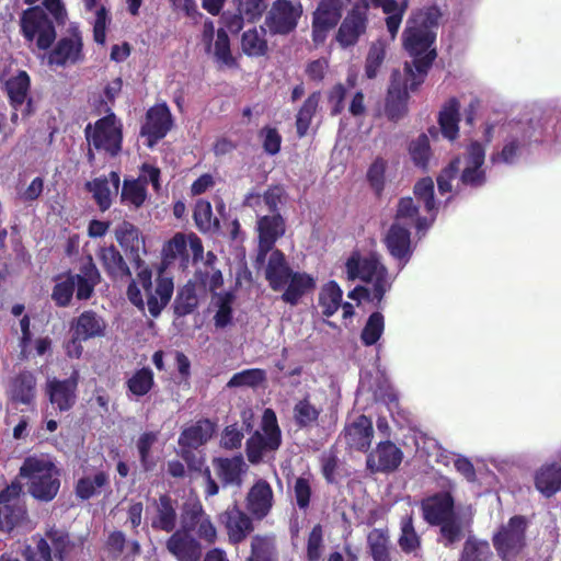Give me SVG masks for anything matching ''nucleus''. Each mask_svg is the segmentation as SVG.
I'll list each match as a JSON object with an SVG mask.
<instances>
[{
    "label": "nucleus",
    "instance_id": "33",
    "mask_svg": "<svg viewBox=\"0 0 561 561\" xmlns=\"http://www.w3.org/2000/svg\"><path fill=\"white\" fill-rule=\"evenodd\" d=\"M213 466L224 486H241L242 474L247 470V465L241 455L231 458L216 457L213 459Z\"/></svg>",
    "mask_w": 561,
    "mask_h": 561
},
{
    "label": "nucleus",
    "instance_id": "64",
    "mask_svg": "<svg viewBox=\"0 0 561 561\" xmlns=\"http://www.w3.org/2000/svg\"><path fill=\"white\" fill-rule=\"evenodd\" d=\"M234 295L230 291L218 295L217 312L214 317L217 328H226L232 321V304Z\"/></svg>",
    "mask_w": 561,
    "mask_h": 561
},
{
    "label": "nucleus",
    "instance_id": "23",
    "mask_svg": "<svg viewBox=\"0 0 561 561\" xmlns=\"http://www.w3.org/2000/svg\"><path fill=\"white\" fill-rule=\"evenodd\" d=\"M30 88L31 79L25 70H20L5 82L10 105L15 111L21 110L24 117H28L34 113L33 101L28 98Z\"/></svg>",
    "mask_w": 561,
    "mask_h": 561
},
{
    "label": "nucleus",
    "instance_id": "32",
    "mask_svg": "<svg viewBox=\"0 0 561 561\" xmlns=\"http://www.w3.org/2000/svg\"><path fill=\"white\" fill-rule=\"evenodd\" d=\"M412 57V65L409 62L404 64L405 78L403 82L408 84L411 92H415L425 81L428 70L437 57V51L436 48H433L427 53Z\"/></svg>",
    "mask_w": 561,
    "mask_h": 561
},
{
    "label": "nucleus",
    "instance_id": "10",
    "mask_svg": "<svg viewBox=\"0 0 561 561\" xmlns=\"http://www.w3.org/2000/svg\"><path fill=\"white\" fill-rule=\"evenodd\" d=\"M264 432H255L251 435L245 444V453L248 460L252 465H257L263 460L265 451H274L278 449L282 443L280 430L276 422V416L273 410L267 409L264 412Z\"/></svg>",
    "mask_w": 561,
    "mask_h": 561
},
{
    "label": "nucleus",
    "instance_id": "60",
    "mask_svg": "<svg viewBox=\"0 0 561 561\" xmlns=\"http://www.w3.org/2000/svg\"><path fill=\"white\" fill-rule=\"evenodd\" d=\"M409 152L413 163L426 170L432 154L428 137L425 134H421L415 140L411 141Z\"/></svg>",
    "mask_w": 561,
    "mask_h": 561
},
{
    "label": "nucleus",
    "instance_id": "63",
    "mask_svg": "<svg viewBox=\"0 0 561 561\" xmlns=\"http://www.w3.org/2000/svg\"><path fill=\"white\" fill-rule=\"evenodd\" d=\"M413 193L417 201L424 204L426 211H436L434 182L431 178L420 179L414 185Z\"/></svg>",
    "mask_w": 561,
    "mask_h": 561
},
{
    "label": "nucleus",
    "instance_id": "36",
    "mask_svg": "<svg viewBox=\"0 0 561 561\" xmlns=\"http://www.w3.org/2000/svg\"><path fill=\"white\" fill-rule=\"evenodd\" d=\"M214 433L215 423L208 419H201L181 432L178 444L179 446L199 448L213 437Z\"/></svg>",
    "mask_w": 561,
    "mask_h": 561
},
{
    "label": "nucleus",
    "instance_id": "14",
    "mask_svg": "<svg viewBox=\"0 0 561 561\" xmlns=\"http://www.w3.org/2000/svg\"><path fill=\"white\" fill-rule=\"evenodd\" d=\"M22 484L14 480L0 491V530L11 533L20 526L27 516L25 506L21 503Z\"/></svg>",
    "mask_w": 561,
    "mask_h": 561
},
{
    "label": "nucleus",
    "instance_id": "8",
    "mask_svg": "<svg viewBox=\"0 0 561 561\" xmlns=\"http://www.w3.org/2000/svg\"><path fill=\"white\" fill-rule=\"evenodd\" d=\"M84 136L90 146L98 151H104L116 157L122 151L123 125L113 112L99 118L94 125L89 123Z\"/></svg>",
    "mask_w": 561,
    "mask_h": 561
},
{
    "label": "nucleus",
    "instance_id": "34",
    "mask_svg": "<svg viewBox=\"0 0 561 561\" xmlns=\"http://www.w3.org/2000/svg\"><path fill=\"white\" fill-rule=\"evenodd\" d=\"M98 256L104 272L112 280H123L131 277L129 266L114 244L101 248Z\"/></svg>",
    "mask_w": 561,
    "mask_h": 561
},
{
    "label": "nucleus",
    "instance_id": "24",
    "mask_svg": "<svg viewBox=\"0 0 561 561\" xmlns=\"http://www.w3.org/2000/svg\"><path fill=\"white\" fill-rule=\"evenodd\" d=\"M409 92L411 91L408 84L401 82L400 70H393L385 104V113L389 121L398 122L408 112Z\"/></svg>",
    "mask_w": 561,
    "mask_h": 561
},
{
    "label": "nucleus",
    "instance_id": "48",
    "mask_svg": "<svg viewBox=\"0 0 561 561\" xmlns=\"http://www.w3.org/2000/svg\"><path fill=\"white\" fill-rule=\"evenodd\" d=\"M321 409L311 403L309 394L297 401L293 409L295 424L306 428L317 423Z\"/></svg>",
    "mask_w": 561,
    "mask_h": 561
},
{
    "label": "nucleus",
    "instance_id": "54",
    "mask_svg": "<svg viewBox=\"0 0 561 561\" xmlns=\"http://www.w3.org/2000/svg\"><path fill=\"white\" fill-rule=\"evenodd\" d=\"M437 526H439L442 542L446 548L453 547L465 537L462 520L456 513Z\"/></svg>",
    "mask_w": 561,
    "mask_h": 561
},
{
    "label": "nucleus",
    "instance_id": "4",
    "mask_svg": "<svg viewBox=\"0 0 561 561\" xmlns=\"http://www.w3.org/2000/svg\"><path fill=\"white\" fill-rule=\"evenodd\" d=\"M35 547L25 546L22 550L24 561H67L76 543L70 539L68 531L56 526L45 530L44 536L32 537ZM0 561H20L11 554H2Z\"/></svg>",
    "mask_w": 561,
    "mask_h": 561
},
{
    "label": "nucleus",
    "instance_id": "56",
    "mask_svg": "<svg viewBox=\"0 0 561 561\" xmlns=\"http://www.w3.org/2000/svg\"><path fill=\"white\" fill-rule=\"evenodd\" d=\"M147 198V190L145 183L139 180H125L121 192L122 203H128L135 208L144 205Z\"/></svg>",
    "mask_w": 561,
    "mask_h": 561
},
{
    "label": "nucleus",
    "instance_id": "45",
    "mask_svg": "<svg viewBox=\"0 0 561 561\" xmlns=\"http://www.w3.org/2000/svg\"><path fill=\"white\" fill-rule=\"evenodd\" d=\"M198 307V297L194 283L187 282L176 291L172 308L176 318L188 316Z\"/></svg>",
    "mask_w": 561,
    "mask_h": 561
},
{
    "label": "nucleus",
    "instance_id": "20",
    "mask_svg": "<svg viewBox=\"0 0 561 561\" xmlns=\"http://www.w3.org/2000/svg\"><path fill=\"white\" fill-rule=\"evenodd\" d=\"M36 393L37 379L32 371L24 369L10 378L7 397L13 405H34Z\"/></svg>",
    "mask_w": 561,
    "mask_h": 561
},
{
    "label": "nucleus",
    "instance_id": "46",
    "mask_svg": "<svg viewBox=\"0 0 561 561\" xmlns=\"http://www.w3.org/2000/svg\"><path fill=\"white\" fill-rule=\"evenodd\" d=\"M207 513L198 499H187L181 506L180 531L192 535L194 527L205 517Z\"/></svg>",
    "mask_w": 561,
    "mask_h": 561
},
{
    "label": "nucleus",
    "instance_id": "21",
    "mask_svg": "<svg viewBox=\"0 0 561 561\" xmlns=\"http://www.w3.org/2000/svg\"><path fill=\"white\" fill-rule=\"evenodd\" d=\"M403 460V451L391 440L377 444L366 459L367 469L371 472H393Z\"/></svg>",
    "mask_w": 561,
    "mask_h": 561
},
{
    "label": "nucleus",
    "instance_id": "57",
    "mask_svg": "<svg viewBox=\"0 0 561 561\" xmlns=\"http://www.w3.org/2000/svg\"><path fill=\"white\" fill-rule=\"evenodd\" d=\"M85 188L93 194V198L101 211H105L111 207V188L106 176L95 178L87 182Z\"/></svg>",
    "mask_w": 561,
    "mask_h": 561
},
{
    "label": "nucleus",
    "instance_id": "47",
    "mask_svg": "<svg viewBox=\"0 0 561 561\" xmlns=\"http://www.w3.org/2000/svg\"><path fill=\"white\" fill-rule=\"evenodd\" d=\"M265 34L260 28L252 27L245 31L241 36V49L249 57L265 56L268 50V44Z\"/></svg>",
    "mask_w": 561,
    "mask_h": 561
},
{
    "label": "nucleus",
    "instance_id": "27",
    "mask_svg": "<svg viewBox=\"0 0 561 561\" xmlns=\"http://www.w3.org/2000/svg\"><path fill=\"white\" fill-rule=\"evenodd\" d=\"M383 242L390 255L399 261L402 267L410 261L413 250L409 227L393 222L388 229Z\"/></svg>",
    "mask_w": 561,
    "mask_h": 561
},
{
    "label": "nucleus",
    "instance_id": "61",
    "mask_svg": "<svg viewBox=\"0 0 561 561\" xmlns=\"http://www.w3.org/2000/svg\"><path fill=\"white\" fill-rule=\"evenodd\" d=\"M157 440L158 435L154 432H145L137 440L136 445L139 453L140 465L146 472L153 470L156 466V462L150 457V451Z\"/></svg>",
    "mask_w": 561,
    "mask_h": 561
},
{
    "label": "nucleus",
    "instance_id": "39",
    "mask_svg": "<svg viewBox=\"0 0 561 561\" xmlns=\"http://www.w3.org/2000/svg\"><path fill=\"white\" fill-rule=\"evenodd\" d=\"M536 489L546 497H551L561 490V465L546 463L539 468L535 476Z\"/></svg>",
    "mask_w": 561,
    "mask_h": 561
},
{
    "label": "nucleus",
    "instance_id": "52",
    "mask_svg": "<svg viewBox=\"0 0 561 561\" xmlns=\"http://www.w3.org/2000/svg\"><path fill=\"white\" fill-rule=\"evenodd\" d=\"M367 543L374 561H389V536L383 529L374 528L367 536Z\"/></svg>",
    "mask_w": 561,
    "mask_h": 561
},
{
    "label": "nucleus",
    "instance_id": "59",
    "mask_svg": "<svg viewBox=\"0 0 561 561\" xmlns=\"http://www.w3.org/2000/svg\"><path fill=\"white\" fill-rule=\"evenodd\" d=\"M386 169L387 161L383 158L378 157L369 165L366 173L367 182L377 197H380L385 190Z\"/></svg>",
    "mask_w": 561,
    "mask_h": 561
},
{
    "label": "nucleus",
    "instance_id": "2",
    "mask_svg": "<svg viewBox=\"0 0 561 561\" xmlns=\"http://www.w3.org/2000/svg\"><path fill=\"white\" fill-rule=\"evenodd\" d=\"M485 161L484 146L473 140L462 156H457L440 171L437 176V186L440 194L453 190L451 181L459 176L462 186L479 188L486 183V172L483 168Z\"/></svg>",
    "mask_w": 561,
    "mask_h": 561
},
{
    "label": "nucleus",
    "instance_id": "55",
    "mask_svg": "<svg viewBox=\"0 0 561 561\" xmlns=\"http://www.w3.org/2000/svg\"><path fill=\"white\" fill-rule=\"evenodd\" d=\"M385 330V319L379 311L373 312L364 325L360 340L365 346L375 345L381 337Z\"/></svg>",
    "mask_w": 561,
    "mask_h": 561
},
{
    "label": "nucleus",
    "instance_id": "5",
    "mask_svg": "<svg viewBox=\"0 0 561 561\" xmlns=\"http://www.w3.org/2000/svg\"><path fill=\"white\" fill-rule=\"evenodd\" d=\"M20 477L27 479L28 493L36 500L49 502L60 488L59 470L47 459L27 457L20 468Z\"/></svg>",
    "mask_w": 561,
    "mask_h": 561
},
{
    "label": "nucleus",
    "instance_id": "44",
    "mask_svg": "<svg viewBox=\"0 0 561 561\" xmlns=\"http://www.w3.org/2000/svg\"><path fill=\"white\" fill-rule=\"evenodd\" d=\"M492 559L493 552L490 543L484 539L469 535L463 542L458 561H492Z\"/></svg>",
    "mask_w": 561,
    "mask_h": 561
},
{
    "label": "nucleus",
    "instance_id": "11",
    "mask_svg": "<svg viewBox=\"0 0 561 561\" xmlns=\"http://www.w3.org/2000/svg\"><path fill=\"white\" fill-rule=\"evenodd\" d=\"M369 3L367 0H357L342 20L335 41L341 48L355 46L359 38L366 34L368 26Z\"/></svg>",
    "mask_w": 561,
    "mask_h": 561
},
{
    "label": "nucleus",
    "instance_id": "30",
    "mask_svg": "<svg viewBox=\"0 0 561 561\" xmlns=\"http://www.w3.org/2000/svg\"><path fill=\"white\" fill-rule=\"evenodd\" d=\"M374 427L371 420L365 414L359 415L344 428V438L350 448L366 453L371 445Z\"/></svg>",
    "mask_w": 561,
    "mask_h": 561
},
{
    "label": "nucleus",
    "instance_id": "43",
    "mask_svg": "<svg viewBox=\"0 0 561 561\" xmlns=\"http://www.w3.org/2000/svg\"><path fill=\"white\" fill-rule=\"evenodd\" d=\"M110 485L108 474L104 471L96 472L93 477L80 478L75 486V493L81 501H88L99 495L101 490Z\"/></svg>",
    "mask_w": 561,
    "mask_h": 561
},
{
    "label": "nucleus",
    "instance_id": "58",
    "mask_svg": "<svg viewBox=\"0 0 561 561\" xmlns=\"http://www.w3.org/2000/svg\"><path fill=\"white\" fill-rule=\"evenodd\" d=\"M266 380V373L261 368H249L236 373L227 382L228 388H255Z\"/></svg>",
    "mask_w": 561,
    "mask_h": 561
},
{
    "label": "nucleus",
    "instance_id": "37",
    "mask_svg": "<svg viewBox=\"0 0 561 561\" xmlns=\"http://www.w3.org/2000/svg\"><path fill=\"white\" fill-rule=\"evenodd\" d=\"M115 237L119 245L130 254L136 268H139L142 263L139 249L144 240L139 236L138 228L129 221H123L116 229Z\"/></svg>",
    "mask_w": 561,
    "mask_h": 561
},
{
    "label": "nucleus",
    "instance_id": "16",
    "mask_svg": "<svg viewBox=\"0 0 561 561\" xmlns=\"http://www.w3.org/2000/svg\"><path fill=\"white\" fill-rule=\"evenodd\" d=\"M79 373L73 370L69 378L48 380L46 383V394L51 405L59 412L70 411L78 399Z\"/></svg>",
    "mask_w": 561,
    "mask_h": 561
},
{
    "label": "nucleus",
    "instance_id": "51",
    "mask_svg": "<svg viewBox=\"0 0 561 561\" xmlns=\"http://www.w3.org/2000/svg\"><path fill=\"white\" fill-rule=\"evenodd\" d=\"M342 297L343 291L336 282L331 280L325 284L319 294L322 314L325 317L333 316L341 306Z\"/></svg>",
    "mask_w": 561,
    "mask_h": 561
},
{
    "label": "nucleus",
    "instance_id": "22",
    "mask_svg": "<svg viewBox=\"0 0 561 561\" xmlns=\"http://www.w3.org/2000/svg\"><path fill=\"white\" fill-rule=\"evenodd\" d=\"M420 507L424 520L436 526L455 514V499L448 491L437 492L423 499Z\"/></svg>",
    "mask_w": 561,
    "mask_h": 561
},
{
    "label": "nucleus",
    "instance_id": "35",
    "mask_svg": "<svg viewBox=\"0 0 561 561\" xmlns=\"http://www.w3.org/2000/svg\"><path fill=\"white\" fill-rule=\"evenodd\" d=\"M316 288L314 278L306 272H294L283 289L280 299L290 305L297 306L300 299Z\"/></svg>",
    "mask_w": 561,
    "mask_h": 561
},
{
    "label": "nucleus",
    "instance_id": "40",
    "mask_svg": "<svg viewBox=\"0 0 561 561\" xmlns=\"http://www.w3.org/2000/svg\"><path fill=\"white\" fill-rule=\"evenodd\" d=\"M460 103L456 98H450L438 114V124L445 138L453 141L459 136Z\"/></svg>",
    "mask_w": 561,
    "mask_h": 561
},
{
    "label": "nucleus",
    "instance_id": "18",
    "mask_svg": "<svg viewBox=\"0 0 561 561\" xmlns=\"http://www.w3.org/2000/svg\"><path fill=\"white\" fill-rule=\"evenodd\" d=\"M219 522L224 525L231 545L241 543L254 530L252 518L239 507L237 502L219 515Z\"/></svg>",
    "mask_w": 561,
    "mask_h": 561
},
{
    "label": "nucleus",
    "instance_id": "41",
    "mask_svg": "<svg viewBox=\"0 0 561 561\" xmlns=\"http://www.w3.org/2000/svg\"><path fill=\"white\" fill-rule=\"evenodd\" d=\"M321 101V92L313 91L302 102L296 113V134L299 138L308 134L313 117L316 116Z\"/></svg>",
    "mask_w": 561,
    "mask_h": 561
},
{
    "label": "nucleus",
    "instance_id": "50",
    "mask_svg": "<svg viewBox=\"0 0 561 561\" xmlns=\"http://www.w3.org/2000/svg\"><path fill=\"white\" fill-rule=\"evenodd\" d=\"M386 44L381 39L373 42L365 58L364 72L369 80L377 78L386 59Z\"/></svg>",
    "mask_w": 561,
    "mask_h": 561
},
{
    "label": "nucleus",
    "instance_id": "25",
    "mask_svg": "<svg viewBox=\"0 0 561 561\" xmlns=\"http://www.w3.org/2000/svg\"><path fill=\"white\" fill-rule=\"evenodd\" d=\"M81 33L75 30L69 37L60 38L48 56V64L65 67L83 59Z\"/></svg>",
    "mask_w": 561,
    "mask_h": 561
},
{
    "label": "nucleus",
    "instance_id": "26",
    "mask_svg": "<svg viewBox=\"0 0 561 561\" xmlns=\"http://www.w3.org/2000/svg\"><path fill=\"white\" fill-rule=\"evenodd\" d=\"M274 505V493L271 484L264 480H256L245 496V506L249 513L257 520L265 518Z\"/></svg>",
    "mask_w": 561,
    "mask_h": 561
},
{
    "label": "nucleus",
    "instance_id": "19",
    "mask_svg": "<svg viewBox=\"0 0 561 561\" xmlns=\"http://www.w3.org/2000/svg\"><path fill=\"white\" fill-rule=\"evenodd\" d=\"M179 503L170 494L163 493L151 501L152 514L150 525L152 529L172 533L178 524Z\"/></svg>",
    "mask_w": 561,
    "mask_h": 561
},
{
    "label": "nucleus",
    "instance_id": "7",
    "mask_svg": "<svg viewBox=\"0 0 561 561\" xmlns=\"http://www.w3.org/2000/svg\"><path fill=\"white\" fill-rule=\"evenodd\" d=\"M528 522L523 515H514L492 537L493 547L502 561H518L527 546Z\"/></svg>",
    "mask_w": 561,
    "mask_h": 561
},
{
    "label": "nucleus",
    "instance_id": "49",
    "mask_svg": "<svg viewBox=\"0 0 561 561\" xmlns=\"http://www.w3.org/2000/svg\"><path fill=\"white\" fill-rule=\"evenodd\" d=\"M228 33H230L229 30L224 25L217 30L216 39L213 45L214 57L218 64L228 68H234L238 66V62L232 56Z\"/></svg>",
    "mask_w": 561,
    "mask_h": 561
},
{
    "label": "nucleus",
    "instance_id": "38",
    "mask_svg": "<svg viewBox=\"0 0 561 561\" xmlns=\"http://www.w3.org/2000/svg\"><path fill=\"white\" fill-rule=\"evenodd\" d=\"M174 291V284L171 277L160 276L157 279L154 291H146L148 311L151 317L158 318L162 310L169 305Z\"/></svg>",
    "mask_w": 561,
    "mask_h": 561
},
{
    "label": "nucleus",
    "instance_id": "53",
    "mask_svg": "<svg viewBox=\"0 0 561 561\" xmlns=\"http://www.w3.org/2000/svg\"><path fill=\"white\" fill-rule=\"evenodd\" d=\"M154 385L153 373L149 367H142L134 373L126 381L128 391L136 397H144Z\"/></svg>",
    "mask_w": 561,
    "mask_h": 561
},
{
    "label": "nucleus",
    "instance_id": "1",
    "mask_svg": "<svg viewBox=\"0 0 561 561\" xmlns=\"http://www.w3.org/2000/svg\"><path fill=\"white\" fill-rule=\"evenodd\" d=\"M67 19L68 13L62 0H43L41 4L32 5L22 12L21 33L26 41H35L38 49L46 50L56 39L55 26H64Z\"/></svg>",
    "mask_w": 561,
    "mask_h": 561
},
{
    "label": "nucleus",
    "instance_id": "29",
    "mask_svg": "<svg viewBox=\"0 0 561 561\" xmlns=\"http://www.w3.org/2000/svg\"><path fill=\"white\" fill-rule=\"evenodd\" d=\"M268 253L270 256L265 266V279L272 290L279 291L285 288L288 278H290L295 271L290 267L282 250L273 249Z\"/></svg>",
    "mask_w": 561,
    "mask_h": 561
},
{
    "label": "nucleus",
    "instance_id": "9",
    "mask_svg": "<svg viewBox=\"0 0 561 561\" xmlns=\"http://www.w3.org/2000/svg\"><path fill=\"white\" fill-rule=\"evenodd\" d=\"M304 13L300 1L274 0L265 12L263 33L271 36H287L295 32Z\"/></svg>",
    "mask_w": 561,
    "mask_h": 561
},
{
    "label": "nucleus",
    "instance_id": "28",
    "mask_svg": "<svg viewBox=\"0 0 561 561\" xmlns=\"http://www.w3.org/2000/svg\"><path fill=\"white\" fill-rule=\"evenodd\" d=\"M168 552L178 561H199L202 557V543L191 534L173 530L165 541Z\"/></svg>",
    "mask_w": 561,
    "mask_h": 561
},
{
    "label": "nucleus",
    "instance_id": "12",
    "mask_svg": "<svg viewBox=\"0 0 561 561\" xmlns=\"http://www.w3.org/2000/svg\"><path fill=\"white\" fill-rule=\"evenodd\" d=\"M233 9L220 14L219 23L233 35L239 34L244 23H255L265 14L267 0H233Z\"/></svg>",
    "mask_w": 561,
    "mask_h": 561
},
{
    "label": "nucleus",
    "instance_id": "13",
    "mask_svg": "<svg viewBox=\"0 0 561 561\" xmlns=\"http://www.w3.org/2000/svg\"><path fill=\"white\" fill-rule=\"evenodd\" d=\"M352 0H320L312 13L311 36L316 45H322L328 34L341 21L344 9Z\"/></svg>",
    "mask_w": 561,
    "mask_h": 561
},
{
    "label": "nucleus",
    "instance_id": "42",
    "mask_svg": "<svg viewBox=\"0 0 561 561\" xmlns=\"http://www.w3.org/2000/svg\"><path fill=\"white\" fill-rule=\"evenodd\" d=\"M275 538L270 535H254L251 538L250 554L247 561H277Z\"/></svg>",
    "mask_w": 561,
    "mask_h": 561
},
{
    "label": "nucleus",
    "instance_id": "3",
    "mask_svg": "<svg viewBox=\"0 0 561 561\" xmlns=\"http://www.w3.org/2000/svg\"><path fill=\"white\" fill-rule=\"evenodd\" d=\"M442 11L437 5L414 12L407 21L402 33V45L410 56L422 55L433 49Z\"/></svg>",
    "mask_w": 561,
    "mask_h": 561
},
{
    "label": "nucleus",
    "instance_id": "17",
    "mask_svg": "<svg viewBox=\"0 0 561 561\" xmlns=\"http://www.w3.org/2000/svg\"><path fill=\"white\" fill-rule=\"evenodd\" d=\"M173 126L170 108L165 103L150 107L146 113V122L141 126L140 135L146 136L148 147H153L164 138Z\"/></svg>",
    "mask_w": 561,
    "mask_h": 561
},
{
    "label": "nucleus",
    "instance_id": "6",
    "mask_svg": "<svg viewBox=\"0 0 561 561\" xmlns=\"http://www.w3.org/2000/svg\"><path fill=\"white\" fill-rule=\"evenodd\" d=\"M348 280L360 279L373 285V299L379 305L385 294L390 289L388 268L381 263L377 254L362 256L353 252L345 262Z\"/></svg>",
    "mask_w": 561,
    "mask_h": 561
},
{
    "label": "nucleus",
    "instance_id": "15",
    "mask_svg": "<svg viewBox=\"0 0 561 561\" xmlns=\"http://www.w3.org/2000/svg\"><path fill=\"white\" fill-rule=\"evenodd\" d=\"M256 231L259 250L256 263L263 264L270 251L275 249L276 241L286 232V220L280 213L257 214Z\"/></svg>",
    "mask_w": 561,
    "mask_h": 561
},
{
    "label": "nucleus",
    "instance_id": "62",
    "mask_svg": "<svg viewBox=\"0 0 561 561\" xmlns=\"http://www.w3.org/2000/svg\"><path fill=\"white\" fill-rule=\"evenodd\" d=\"M75 293L72 274L68 273L64 280H58L53 287L51 299L57 307L65 308L71 302Z\"/></svg>",
    "mask_w": 561,
    "mask_h": 561
},
{
    "label": "nucleus",
    "instance_id": "31",
    "mask_svg": "<svg viewBox=\"0 0 561 561\" xmlns=\"http://www.w3.org/2000/svg\"><path fill=\"white\" fill-rule=\"evenodd\" d=\"M106 322L94 310H84L71 323L70 332L79 340H91L105 335Z\"/></svg>",
    "mask_w": 561,
    "mask_h": 561
}]
</instances>
